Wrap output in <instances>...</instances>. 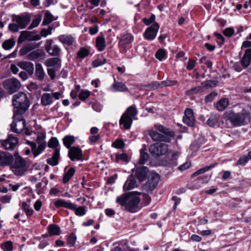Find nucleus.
Listing matches in <instances>:
<instances>
[{
    "instance_id": "f257e3e1",
    "label": "nucleus",
    "mask_w": 251,
    "mask_h": 251,
    "mask_svg": "<svg viewBox=\"0 0 251 251\" xmlns=\"http://www.w3.org/2000/svg\"><path fill=\"white\" fill-rule=\"evenodd\" d=\"M12 103L14 114L13 122L11 124V130L19 133L25 126V121L24 119L23 115L28 109L29 103L26 95L22 92L13 96Z\"/></svg>"
},
{
    "instance_id": "f03ea898",
    "label": "nucleus",
    "mask_w": 251,
    "mask_h": 251,
    "mask_svg": "<svg viewBox=\"0 0 251 251\" xmlns=\"http://www.w3.org/2000/svg\"><path fill=\"white\" fill-rule=\"evenodd\" d=\"M139 201L140 199L137 196L129 193L124 194L118 197L116 200V202L125 210L132 213L137 211Z\"/></svg>"
},
{
    "instance_id": "7ed1b4c3",
    "label": "nucleus",
    "mask_w": 251,
    "mask_h": 251,
    "mask_svg": "<svg viewBox=\"0 0 251 251\" xmlns=\"http://www.w3.org/2000/svg\"><path fill=\"white\" fill-rule=\"evenodd\" d=\"M8 165L10 166L13 173L17 176H23L27 171L25 160L18 153H15L12 155Z\"/></svg>"
},
{
    "instance_id": "20e7f679",
    "label": "nucleus",
    "mask_w": 251,
    "mask_h": 251,
    "mask_svg": "<svg viewBox=\"0 0 251 251\" xmlns=\"http://www.w3.org/2000/svg\"><path fill=\"white\" fill-rule=\"evenodd\" d=\"M149 135L154 141H164L165 136L173 137L174 133L162 125H155L149 130Z\"/></svg>"
},
{
    "instance_id": "39448f33",
    "label": "nucleus",
    "mask_w": 251,
    "mask_h": 251,
    "mask_svg": "<svg viewBox=\"0 0 251 251\" xmlns=\"http://www.w3.org/2000/svg\"><path fill=\"white\" fill-rule=\"evenodd\" d=\"M138 111L134 105L128 107L122 115L119 124L123 128L126 129H129L132 124L133 120L137 115Z\"/></svg>"
},
{
    "instance_id": "423d86ee",
    "label": "nucleus",
    "mask_w": 251,
    "mask_h": 251,
    "mask_svg": "<svg viewBox=\"0 0 251 251\" xmlns=\"http://www.w3.org/2000/svg\"><path fill=\"white\" fill-rule=\"evenodd\" d=\"M46 133L39 132L37 133L36 137V142L38 144V147L35 143L33 142L28 141L27 143L31 148V150L34 157H36L41 153L46 147V143L45 142Z\"/></svg>"
},
{
    "instance_id": "0eeeda50",
    "label": "nucleus",
    "mask_w": 251,
    "mask_h": 251,
    "mask_svg": "<svg viewBox=\"0 0 251 251\" xmlns=\"http://www.w3.org/2000/svg\"><path fill=\"white\" fill-rule=\"evenodd\" d=\"M12 23L9 25V30L13 32H17L19 29L25 28L28 24L30 19L26 15H14L12 17Z\"/></svg>"
},
{
    "instance_id": "6e6552de",
    "label": "nucleus",
    "mask_w": 251,
    "mask_h": 251,
    "mask_svg": "<svg viewBox=\"0 0 251 251\" xmlns=\"http://www.w3.org/2000/svg\"><path fill=\"white\" fill-rule=\"evenodd\" d=\"M227 118L233 126H240L245 124L246 119L250 118V113L245 110L239 113L230 112L228 114Z\"/></svg>"
},
{
    "instance_id": "1a4fd4ad",
    "label": "nucleus",
    "mask_w": 251,
    "mask_h": 251,
    "mask_svg": "<svg viewBox=\"0 0 251 251\" xmlns=\"http://www.w3.org/2000/svg\"><path fill=\"white\" fill-rule=\"evenodd\" d=\"M149 151L153 156L165 155L168 151L167 145L162 143H156L150 147Z\"/></svg>"
},
{
    "instance_id": "9d476101",
    "label": "nucleus",
    "mask_w": 251,
    "mask_h": 251,
    "mask_svg": "<svg viewBox=\"0 0 251 251\" xmlns=\"http://www.w3.org/2000/svg\"><path fill=\"white\" fill-rule=\"evenodd\" d=\"M134 40L133 36L129 33L123 35L119 43V46L121 52L126 53L127 50L131 48V44Z\"/></svg>"
},
{
    "instance_id": "9b49d317",
    "label": "nucleus",
    "mask_w": 251,
    "mask_h": 251,
    "mask_svg": "<svg viewBox=\"0 0 251 251\" xmlns=\"http://www.w3.org/2000/svg\"><path fill=\"white\" fill-rule=\"evenodd\" d=\"M3 86L9 94H12L20 89L21 84L17 79L11 78L4 80L3 82Z\"/></svg>"
},
{
    "instance_id": "f8f14e48",
    "label": "nucleus",
    "mask_w": 251,
    "mask_h": 251,
    "mask_svg": "<svg viewBox=\"0 0 251 251\" xmlns=\"http://www.w3.org/2000/svg\"><path fill=\"white\" fill-rule=\"evenodd\" d=\"M2 147L7 150L14 149L18 143V139L17 137L12 135H9L7 139L1 141Z\"/></svg>"
},
{
    "instance_id": "ddd939ff",
    "label": "nucleus",
    "mask_w": 251,
    "mask_h": 251,
    "mask_svg": "<svg viewBox=\"0 0 251 251\" xmlns=\"http://www.w3.org/2000/svg\"><path fill=\"white\" fill-rule=\"evenodd\" d=\"M159 27V25L157 23L149 27L144 33V38L148 40H153L156 36Z\"/></svg>"
},
{
    "instance_id": "4468645a",
    "label": "nucleus",
    "mask_w": 251,
    "mask_h": 251,
    "mask_svg": "<svg viewBox=\"0 0 251 251\" xmlns=\"http://www.w3.org/2000/svg\"><path fill=\"white\" fill-rule=\"evenodd\" d=\"M68 155L69 158L73 161L75 160H82L83 154L82 150L79 148L73 147L70 148Z\"/></svg>"
},
{
    "instance_id": "2eb2a0df",
    "label": "nucleus",
    "mask_w": 251,
    "mask_h": 251,
    "mask_svg": "<svg viewBox=\"0 0 251 251\" xmlns=\"http://www.w3.org/2000/svg\"><path fill=\"white\" fill-rule=\"evenodd\" d=\"M183 121L184 124L190 126H194L195 118L194 116L193 111L191 109H186L184 116L183 118Z\"/></svg>"
},
{
    "instance_id": "dca6fc26",
    "label": "nucleus",
    "mask_w": 251,
    "mask_h": 251,
    "mask_svg": "<svg viewBox=\"0 0 251 251\" xmlns=\"http://www.w3.org/2000/svg\"><path fill=\"white\" fill-rule=\"evenodd\" d=\"M160 180V176L156 173L152 174L149 177L146 186L150 190L152 191L157 185Z\"/></svg>"
},
{
    "instance_id": "f3484780",
    "label": "nucleus",
    "mask_w": 251,
    "mask_h": 251,
    "mask_svg": "<svg viewBox=\"0 0 251 251\" xmlns=\"http://www.w3.org/2000/svg\"><path fill=\"white\" fill-rule=\"evenodd\" d=\"M49 43L46 46V50L52 56H59L61 49L56 45H52V40L49 41Z\"/></svg>"
},
{
    "instance_id": "a211bd4d",
    "label": "nucleus",
    "mask_w": 251,
    "mask_h": 251,
    "mask_svg": "<svg viewBox=\"0 0 251 251\" xmlns=\"http://www.w3.org/2000/svg\"><path fill=\"white\" fill-rule=\"evenodd\" d=\"M17 66L21 69L25 70L29 74L32 75L34 72L33 64L27 61H21L17 63Z\"/></svg>"
},
{
    "instance_id": "6ab92c4d",
    "label": "nucleus",
    "mask_w": 251,
    "mask_h": 251,
    "mask_svg": "<svg viewBox=\"0 0 251 251\" xmlns=\"http://www.w3.org/2000/svg\"><path fill=\"white\" fill-rule=\"evenodd\" d=\"M45 65L49 68L58 70L61 67L60 60L57 57L51 58L46 60Z\"/></svg>"
},
{
    "instance_id": "aec40b11",
    "label": "nucleus",
    "mask_w": 251,
    "mask_h": 251,
    "mask_svg": "<svg viewBox=\"0 0 251 251\" xmlns=\"http://www.w3.org/2000/svg\"><path fill=\"white\" fill-rule=\"evenodd\" d=\"M54 206L57 207H64L69 209H74V203L70 201H66L63 199H59L54 202Z\"/></svg>"
},
{
    "instance_id": "412c9836",
    "label": "nucleus",
    "mask_w": 251,
    "mask_h": 251,
    "mask_svg": "<svg viewBox=\"0 0 251 251\" xmlns=\"http://www.w3.org/2000/svg\"><path fill=\"white\" fill-rule=\"evenodd\" d=\"M137 186L136 181L132 176H129L125 183L123 189L125 191L132 189Z\"/></svg>"
},
{
    "instance_id": "4be33fe9",
    "label": "nucleus",
    "mask_w": 251,
    "mask_h": 251,
    "mask_svg": "<svg viewBox=\"0 0 251 251\" xmlns=\"http://www.w3.org/2000/svg\"><path fill=\"white\" fill-rule=\"evenodd\" d=\"M12 156V155L10 153L0 151V166L8 165Z\"/></svg>"
},
{
    "instance_id": "5701e85b",
    "label": "nucleus",
    "mask_w": 251,
    "mask_h": 251,
    "mask_svg": "<svg viewBox=\"0 0 251 251\" xmlns=\"http://www.w3.org/2000/svg\"><path fill=\"white\" fill-rule=\"evenodd\" d=\"M148 168L145 166L138 167L135 170V176L140 181H143L145 180L146 176V172Z\"/></svg>"
},
{
    "instance_id": "b1692460",
    "label": "nucleus",
    "mask_w": 251,
    "mask_h": 251,
    "mask_svg": "<svg viewBox=\"0 0 251 251\" xmlns=\"http://www.w3.org/2000/svg\"><path fill=\"white\" fill-rule=\"evenodd\" d=\"M35 75L40 81H42L44 78L45 73L42 65L40 63H36L35 65Z\"/></svg>"
},
{
    "instance_id": "393cba45",
    "label": "nucleus",
    "mask_w": 251,
    "mask_h": 251,
    "mask_svg": "<svg viewBox=\"0 0 251 251\" xmlns=\"http://www.w3.org/2000/svg\"><path fill=\"white\" fill-rule=\"evenodd\" d=\"M251 61V49L247 50L241 60V64L244 68L249 66Z\"/></svg>"
},
{
    "instance_id": "a878e982",
    "label": "nucleus",
    "mask_w": 251,
    "mask_h": 251,
    "mask_svg": "<svg viewBox=\"0 0 251 251\" xmlns=\"http://www.w3.org/2000/svg\"><path fill=\"white\" fill-rule=\"evenodd\" d=\"M58 40L63 44L71 46L74 42V38L71 35H61L58 37Z\"/></svg>"
},
{
    "instance_id": "bb28decb",
    "label": "nucleus",
    "mask_w": 251,
    "mask_h": 251,
    "mask_svg": "<svg viewBox=\"0 0 251 251\" xmlns=\"http://www.w3.org/2000/svg\"><path fill=\"white\" fill-rule=\"evenodd\" d=\"M59 157V150L55 149L53 152L52 156L47 159V162L51 166H56L58 163V158Z\"/></svg>"
},
{
    "instance_id": "cd10ccee",
    "label": "nucleus",
    "mask_w": 251,
    "mask_h": 251,
    "mask_svg": "<svg viewBox=\"0 0 251 251\" xmlns=\"http://www.w3.org/2000/svg\"><path fill=\"white\" fill-rule=\"evenodd\" d=\"M53 102L52 95L50 93H45L42 95L41 99V103L43 106L50 105Z\"/></svg>"
},
{
    "instance_id": "c85d7f7f",
    "label": "nucleus",
    "mask_w": 251,
    "mask_h": 251,
    "mask_svg": "<svg viewBox=\"0 0 251 251\" xmlns=\"http://www.w3.org/2000/svg\"><path fill=\"white\" fill-rule=\"evenodd\" d=\"M44 55V51L42 50L38 49L30 52L28 54V58L31 60H35L41 58Z\"/></svg>"
},
{
    "instance_id": "c756f323",
    "label": "nucleus",
    "mask_w": 251,
    "mask_h": 251,
    "mask_svg": "<svg viewBox=\"0 0 251 251\" xmlns=\"http://www.w3.org/2000/svg\"><path fill=\"white\" fill-rule=\"evenodd\" d=\"M112 88L114 91L126 92L128 91V88L122 82H116L115 81L112 85Z\"/></svg>"
},
{
    "instance_id": "7c9ffc66",
    "label": "nucleus",
    "mask_w": 251,
    "mask_h": 251,
    "mask_svg": "<svg viewBox=\"0 0 251 251\" xmlns=\"http://www.w3.org/2000/svg\"><path fill=\"white\" fill-rule=\"evenodd\" d=\"M48 230L50 235H59L61 230L58 226L54 224L50 225L48 226Z\"/></svg>"
},
{
    "instance_id": "2f4dec72",
    "label": "nucleus",
    "mask_w": 251,
    "mask_h": 251,
    "mask_svg": "<svg viewBox=\"0 0 251 251\" xmlns=\"http://www.w3.org/2000/svg\"><path fill=\"white\" fill-rule=\"evenodd\" d=\"M228 105V100L224 98L220 100L216 104L217 109L220 111H224Z\"/></svg>"
},
{
    "instance_id": "473e14b6",
    "label": "nucleus",
    "mask_w": 251,
    "mask_h": 251,
    "mask_svg": "<svg viewBox=\"0 0 251 251\" xmlns=\"http://www.w3.org/2000/svg\"><path fill=\"white\" fill-rule=\"evenodd\" d=\"M217 165V163H215L212 164H211L209 166H205L203 168H202L200 169V170H199L198 171L195 172L194 173H193L192 175L191 176L194 177V176H197L200 174H203V173H205L206 172H207L208 171H209L210 169L213 168Z\"/></svg>"
},
{
    "instance_id": "72a5a7b5",
    "label": "nucleus",
    "mask_w": 251,
    "mask_h": 251,
    "mask_svg": "<svg viewBox=\"0 0 251 251\" xmlns=\"http://www.w3.org/2000/svg\"><path fill=\"white\" fill-rule=\"evenodd\" d=\"M21 36H22L25 40L30 41H38L41 39L40 36L39 35H35L31 36L30 33L25 31H23L22 32Z\"/></svg>"
},
{
    "instance_id": "f704fd0d",
    "label": "nucleus",
    "mask_w": 251,
    "mask_h": 251,
    "mask_svg": "<svg viewBox=\"0 0 251 251\" xmlns=\"http://www.w3.org/2000/svg\"><path fill=\"white\" fill-rule=\"evenodd\" d=\"M22 208L27 217H30L33 215L34 211L31 208L29 203L26 202H23L22 203Z\"/></svg>"
},
{
    "instance_id": "c9c22d12",
    "label": "nucleus",
    "mask_w": 251,
    "mask_h": 251,
    "mask_svg": "<svg viewBox=\"0 0 251 251\" xmlns=\"http://www.w3.org/2000/svg\"><path fill=\"white\" fill-rule=\"evenodd\" d=\"M63 144L68 149L71 148V145L75 142V137L73 136H65L63 139Z\"/></svg>"
},
{
    "instance_id": "e433bc0d",
    "label": "nucleus",
    "mask_w": 251,
    "mask_h": 251,
    "mask_svg": "<svg viewBox=\"0 0 251 251\" xmlns=\"http://www.w3.org/2000/svg\"><path fill=\"white\" fill-rule=\"evenodd\" d=\"M96 45L98 50L101 51L103 50L105 47V41L104 37L99 36L97 38Z\"/></svg>"
},
{
    "instance_id": "4c0bfd02",
    "label": "nucleus",
    "mask_w": 251,
    "mask_h": 251,
    "mask_svg": "<svg viewBox=\"0 0 251 251\" xmlns=\"http://www.w3.org/2000/svg\"><path fill=\"white\" fill-rule=\"evenodd\" d=\"M74 209H71L75 211V214L78 216H83L86 214V210L84 206H78L74 203Z\"/></svg>"
},
{
    "instance_id": "58836bf2",
    "label": "nucleus",
    "mask_w": 251,
    "mask_h": 251,
    "mask_svg": "<svg viewBox=\"0 0 251 251\" xmlns=\"http://www.w3.org/2000/svg\"><path fill=\"white\" fill-rule=\"evenodd\" d=\"M15 44V42L13 38L6 40L2 44V47L5 50H9L12 49Z\"/></svg>"
},
{
    "instance_id": "ea45409f",
    "label": "nucleus",
    "mask_w": 251,
    "mask_h": 251,
    "mask_svg": "<svg viewBox=\"0 0 251 251\" xmlns=\"http://www.w3.org/2000/svg\"><path fill=\"white\" fill-rule=\"evenodd\" d=\"M75 172V170L73 168H70L67 171V172L64 175L63 178V182L64 183H66L70 180L71 177L74 176Z\"/></svg>"
},
{
    "instance_id": "a19ab883",
    "label": "nucleus",
    "mask_w": 251,
    "mask_h": 251,
    "mask_svg": "<svg viewBox=\"0 0 251 251\" xmlns=\"http://www.w3.org/2000/svg\"><path fill=\"white\" fill-rule=\"evenodd\" d=\"M115 162H119L120 161H123L125 162H127L128 160V156L127 154L125 153H122L120 154L116 153L115 154Z\"/></svg>"
},
{
    "instance_id": "79ce46f5",
    "label": "nucleus",
    "mask_w": 251,
    "mask_h": 251,
    "mask_svg": "<svg viewBox=\"0 0 251 251\" xmlns=\"http://www.w3.org/2000/svg\"><path fill=\"white\" fill-rule=\"evenodd\" d=\"M34 49V47L33 44H29L24 46L20 50V53L21 55H25L28 52L31 51Z\"/></svg>"
},
{
    "instance_id": "37998d69",
    "label": "nucleus",
    "mask_w": 251,
    "mask_h": 251,
    "mask_svg": "<svg viewBox=\"0 0 251 251\" xmlns=\"http://www.w3.org/2000/svg\"><path fill=\"white\" fill-rule=\"evenodd\" d=\"M218 121V117L216 115H212L207 121V124L211 127L214 126Z\"/></svg>"
},
{
    "instance_id": "c03bdc74",
    "label": "nucleus",
    "mask_w": 251,
    "mask_h": 251,
    "mask_svg": "<svg viewBox=\"0 0 251 251\" xmlns=\"http://www.w3.org/2000/svg\"><path fill=\"white\" fill-rule=\"evenodd\" d=\"M217 82L215 80H206L201 83L202 88H209L216 87Z\"/></svg>"
},
{
    "instance_id": "a18cd8bd",
    "label": "nucleus",
    "mask_w": 251,
    "mask_h": 251,
    "mask_svg": "<svg viewBox=\"0 0 251 251\" xmlns=\"http://www.w3.org/2000/svg\"><path fill=\"white\" fill-rule=\"evenodd\" d=\"M149 158V154L148 153L145 152L143 150H140V157L139 160V163L140 164L143 165L146 163Z\"/></svg>"
},
{
    "instance_id": "49530a36",
    "label": "nucleus",
    "mask_w": 251,
    "mask_h": 251,
    "mask_svg": "<svg viewBox=\"0 0 251 251\" xmlns=\"http://www.w3.org/2000/svg\"><path fill=\"white\" fill-rule=\"evenodd\" d=\"M53 20V15L50 12H47L45 14L42 24L44 25H48L50 24Z\"/></svg>"
},
{
    "instance_id": "de8ad7c7",
    "label": "nucleus",
    "mask_w": 251,
    "mask_h": 251,
    "mask_svg": "<svg viewBox=\"0 0 251 251\" xmlns=\"http://www.w3.org/2000/svg\"><path fill=\"white\" fill-rule=\"evenodd\" d=\"M76 240V236L74 233H72L69 236L67 240V244L70 247H73L75 246Z\"/></svg>"
},
{
    "instance_id": "09e8293b",
    "label": "nucleus",
    "mask_w": 251,
    "mask_h": 251,
    "mask_svg": "<svg viewBox=\"0 0 251 251\" xmlns=\"http://www.w3.org/2000/svg\"><path fill=\"white\" fill-rule=\"evenodd\" d=\"M89 54V50L85 48H81L77 52V57L80 59H83L87 56Z\"/></svg>"
},
{
    "instance_id": "8fccbe9b",
    "label": "nucleus",
    "mask_w": 251,
    "mask_h": 251,
    "mask_svg": "<svg viewBox=\"0 0 251 251\" xmlns=\"http://www.w3.org/2000/svg\"><path fill=\"white\" fill-rule=\"evenodd\" d=\"M59 145V142L58 140L55 137H52L48 143V147L50 148H53L56 149V148Z\"/></svg>"
},
{
    "instance_id": "3c124183",
    "label": "nucleus",
    "mask_w": 251,
    "mask_h": 251,
    "mask_svg": "<svg viewBox=\"0 0 251 251\" xmlns=\"http://www.w3.org/2000/svg\"><path fill=\"white\" fill-rule=\"evenodd\" d=\"M125 145L124 142L121 139H117L112 144V147L117 149H122Z\"/></svg>"
},
{
    "instance_id": "603ef678",
    "label": "nucleus",
    "mask_w": 251,
    "mask_h": 251,
    "mask_svg": "<svg viewBox=\"0 0 251 251\" xmlns=\"http://www.w3.org/2000/svg\"><path fill=\"white\" fill-rule=\"evenodd\" d=\"M166 51L163 49L159 50L155 54V57L160 61H162L165 58Z\"/></svg>"
},
{
    "instance_id": "864d4df0",
    "label": "nucleus",
    "mask_w": 251,
    "mask_h": 251,
    "mask_svg": "<svg viewBox=\"0 0 251 251\" xmlns=\"http://www.w3.org/2000/svg\"><path fill=\"white\" fill-rule=\"evenodd\" d=\"M249 159L247 155H244L240 157L239 160L236 162L237 165L244 166L249 161Z\"/></svg>"
},
{
    "instance_id": "5fc2aeb1",
    "label": "nucleus",
    "mask_w": 251,
    "mask_h": 251,
    "mask_svg": "<svg viewBox=\"0 0 251 251\" xmlns=\"http://www.w3.org/2000/svg\"><path fill=\"white\" fill-rule=\"evenodd\" d=\"M1 248L4 251H12L13 245L11 241H7L1 245Z\"/></svg>"
},
{
    "instance_id": "6e6d98bb",
    "label": "nucleus",
    "mask_w": 251,
    "mask_h": 251,
    "mask_svg": "<svg viewBox=\"0 0 251 251\" xmlns=\"http://www.w3.org/2000/svg\"><path fill=\"white\" fill-rule=\"evenodd\" d=\"M90 95V93L88 91L81 90V92L78 95L79 99L80 100H85L88 98Z\"/></svg>"
},
{
    "instance_id": "4d7b16f0",
    "label": "nucleus",
    "mask_w": 251,
    "mask_h": 251,
    "mask_svg": "<svg viewBox=\"0 0 251 251\" xmlns=\"http://www.w3.org/2000/svg\"><path fill=\"white\" fill-rule=\"evenodd\" d=\"M202 91V87L201 86H199L196 87H194L192 88L191 89L188 90L187 91V94L188 95H193L195 94H197L200 92H201Z\"/></svg>"
},
{
    "instance_id": "13d9d810",
    "label": "nucleus",
    "mask_w": 251,
    "mask_h": 251,
    "mask_svg": "<svg viewBox=\"0 0 251 251\" xmlns=\"http://www.w3.org/2000/svg\"><path fill=\"white\" fill-rule=\"evenodd\" d=\"M41 21V18L40 16H38L35 18L32 22V23L29 26V28L32 29L33 28L37 27L40 24Z\"/></svg>"
},
{
    "instance_id": "bf43d9fd",
    "label": "nucleus",
    "mask_w": 251,
    "mask_h": 251,
    "mask_svg": "<svg viewBox=\"0 0 251 251\" xmlns=\"http://www.w3.org/2000/svg\"><path fill=\"white\" fill-rule=\"evenodd\" d=\"M217 96V93L213 91L211 92L210 94L206 96L205 100L206 102H209L213 101L214 99L216 98Z\"/></svg>"
},
{
    "instance_id": "052dcab7",
    "label": "nucleus",
    "mask_w": 251,
    "mask_h": 251,
    "mask_svg": "<svg viewBox=\"0 0 251 251\" xmlns=\"http://www.w3.org/2000/svg\"><path fill=\"white\" fill-rule=\"evenodd\" d=\"M155 16L152 15L149 19L145 18L143 19V23L146 25H149L155 21Z\"/></svg>"
},
{
    "instance_id": "680f3d73",
    "label": "nucleus",
    "mask_w": 251,
    "mask_h": 251,
    "mask_svg": "<svg viewBox=\"0 0 251 251\" xmlns=\"http://www.w3.org/2000/svg\"><path fill=\"white\" fill-rule=\"evenodd\" d=\"M106 63V59L103 58L96 59L93 62V65L94 67H97L100 65H102Z\"/></svg>"
},
{
    "instance_id": "e2e57ef3",
    "label": "nucleus",
    "mask_w": 251,
    "mask_h": 251,
    "mask_svg": "<svg viewBox=\"0 0 251 251\" xmlns=\"http://www.w3.org/2000/svg\"><path fill=\"white\" fill-rule=\"evenodd\" d=\"M234 32V30L233 28L232 27H228L226 28L224 31L223 34L226 36L230 37L232 36Z\"/></svg>"
},
{
    "instance_id": "0e129e2a",
    "label": "nucleus",
    "mask_w": 251,
    "mask_h": 251,
    "mask_svg": "<svg viewBox=\"0 0 251 251\" xmlns=\"http://www.w3.org/2000/svg\"><path fill=\"white\" fill-rule=\"evenodd\" d=\"M214 35L217 39L218 44L220 46L223 45L225 41V38L223 36L222 34L218 33H215Z\"/></svg>"
},
{
    "instance_id": "69168bd1",
    "label": "nucleus",
    "mask_w": 251,
    "mask_h": 251,
    "mask_svg": "<svg viewBox=\"0 0 251 251\" xmlns=\"http://www.w3.org/2000/svg\"><path fill=\"white\" fill-rule=\"evenodd\" d=\"M176 81H172L170 80H167L161 81L162 87L171 86L176 84Z\"/></svg>"
},
{
    "instance_id": "338daca9",
    "label": "nucleus",
    "mask_w": 251,
    "mask_h": 251,
    "mask_svg": "<svg viewBox=\"0 0 251 251\" xmlns=\"http://www.w3.org/2000/svg\"><path fill=\"white\" fill-rule=\"evenodd\" d=\"M55 68H49L47 70L48 74L51 79L53 80L55 78V71H57Z\"/></svg>"
},
{
    "instance_id": "774afa93",
    "label": "nucleus",
    "mask_w": 251,
    "mask_h": 251,
    "mask_svg": "<svg viewBox=\"0 0 251 251\" xmlns=\"http://www.w3.org/2000/svg\"><path fill=\"white\" fill-rule=\"evenodd\" d=\"M100 139V136L99 134L92 135L89 137V140L91 144H94Z\"/></svg>"
}]
</instances>
